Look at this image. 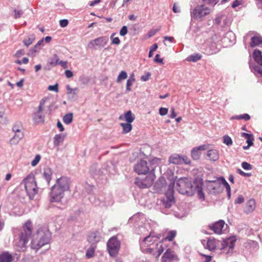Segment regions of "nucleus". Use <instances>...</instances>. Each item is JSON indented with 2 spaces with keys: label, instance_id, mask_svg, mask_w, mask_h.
I'll return each instance as SVG.
<instances>
[{
  "label": "nucleus",
  "instance_id": "obj_61",
  "mask_svg": "<svg viewBox=\"0 0 262 262\" xmlns=\"http://www.w3.org/2000/svg\"><path fill=\"white\" fill-rule=\"evenodd\" d=\"M237 172L238 173H239V174H241L242 176H243L250 177L251 175V174L250 173L244 172V171H243L240 169H237Z\"/></svg>",
  "mask_w": 262,
  "mask_h": 262
},
{
  "label": "nucleus",
  "instance_id": "obj_5",
  "mask_svg": "<svg viewBox=\"0 0 262 262\" xmlns=\"http://www.w3.org/2000/svg\"><path fill=\"white\" fill-rule=\"evenodd\" d=\"M50 235L48 232H38L36 237H34L31 243V248L35 250H39L43 246L48 244L50 241Z\"/></svg>",
  "mask_w": 262,
  "mask_h": 262
},
{
  "label": "nucleus",
  "instance_id": "obj_39",
  "mask_svg": "<svg viewBox=\"0 0 262 262\" xmlns=\"http://www.w3.org/2000/svg\"><path fill=\"white\" fill-rule=\"evenodd\" d=\"M135 79L134 78L133 76L130 77L127 80L126 84V91H130L132 90L131 88H130V86L133 85V84L135 82Z\"/></svg>",
  "mask_w": 262,
  "mask_h": 262
},
{
  "label": "nucleus",
  "instance_id": "obj_35",
  "mask_svg": "<svg viewBox=\"0 0 262 262\" xmlns=\"http://www.w3.org/2000/svg\"><path fill=\"white\" fill-rule=\"evenodd\" d=\"M73 120V114L68 113L66 114L63 117V121L67 124H70Z\"/></svg>",
  "mask_w": 262,
  "mask_h": 262
},
{
  "label": "nucleus",
  "instance_id": "obj_54",
  "mask_svg": "<svg viewBox=\"0 0 262 262\" xmlns=\"http://www.w3.org/2000/svg\"><path fill=\"white\" fill-rule=\"evenodd\" d=\"M168 113V109L165 107H161L159 109V114L161 116L166 115Z\"/></svg>",
  "mask_w": 262,
  "mask_h": 262
},
{
  "label": "nucleus",
  "instance_id": "obj_41",
  "mask_svg": "<svg viewBox=\"0 0 262 262\" xmlns=\"http://www.w3.org/2000/svg\"><path fill=\"white\" fill-rule=\"evenodd\" d=\"M127 75L126 72L124 71H122L119 74L117 77V82L118 83H119L121 80L125 79L127 78Z\"/></svg>",
  "mask_w": 262,
  "mask_h": 262
},
{
  "label": "nucleus",
  "instance_id": "obj_27",
  "mask_svg": "<svg viewBox=\"0 0 262 262\" xmlns=\"http://www.w3.org/2000/svg\"><path fill=\"white\" fill-rule=\"evenodd\" d=\"M24 133L23 131L15 133L14 136L12 138L10 141L11 143L17 144L23 138Z\"/></svg>",
  "mask_w": 262,
  "mask_h": 262
},
{
  "label": "nucleus",
  "instance_id": "obj_14",
  "mask_svg": "<svg viewBox=\"0 0 262 262\" xmlns=\"http://www.w3.org/2000/svg\"><path fill=\"white\" fill-rule=\"evenodd\" d=\"M173 260H178V257L173 251L168 249L162 256L161 262H171Z\"/></svg>",
  "mask_w": 262,
  "mask_h": 262
},
{
  "label": "nucleus",
  "instance_id": "obj_11",
  "mask_svg": "<svg viewBox=\"0 0 262 262\" xmlns=\"http://www.w3.org/2000/svg\"><path fill=\"white\" fill-rule=\"evenodd\" d=\"M169 162L174 164H189L190 159L186 156H181L178 154H173L169 158Z\"/></svg>",
  "mask_w": 262,
  "mask_h": 262
},
{
  "label": "nucleus",
  "instance_id": "obj_13",
  "mask_svg": "<svg viewBox=\"0 0 262 262\" xmlns=\"http://www.w3.org/2000/svg\"><path fill=\"white\" fill-rule=\"evenodd\" d=\"M225 226V222L223 220H220L214 224L209 225L208 227L214 233L221 234L223 233ZM226 226H227V225H226Z\"/></svg>",
  "mask_w": 262,
  "mask_h": 262
},
{
  "label": "nucleus",
  "instance_id": "obj_43",
  "mask_svg": "<svg viewBox=\"0 0 262 262\" xmlns=\"http://www.w3.org/2000/svg\"><path fill=\"white\" fill-rule=\"evenodd\" d=\"M163 242L158 243L156 245L157 249L158 252V256H159L164 251V248L163 246Z\"/></svg>",
  "mask_w": 262,
  "mask_h": 262
},
{
  "label": "nucleus",
  "instance_id": "obj_20",
  "mask_svg": "<svg viewBox=\"0 0 262 262\" xmlns=\"http://www.w3.org/2000/svg\"><path fill=\"white\" fill-rule=\"evenodd\" d=\"M207 156L212 161H217L220 157L219 151L214 149L208 150Z\"/></svg>",
  "mask_w": 262,
  "mask_h": 262
},
{
  "label": "nucleus",
  "instance_id": "obj_28",
  "mask_svg": "<svg viewBox=\"0 0 262 262\" xmlns=\"http://www.w3.org/2000/svg\"><path fill=\"white\" fill-rule=\"evenodd\" d=\"M52 172L50 168L45 169L43 176L47 181V185L49 186L52 178Z\"/></svg>",
  "mask_w": 262,
  "mask_h": 262
},
{
  "label": "nucleus",
  "instance_id": "obj_8",
  "mask_svg": "<svg viewBox=\"0 0 262 262\" xmlns=\"http://www.w3.org/2000/svg\"><path fill=\"white\" fill-rule=\"evenodd\" d=\"M156 166H149L145 160H141L134 166L135 171L139 174H146L149 170H153Z\"/></svg>",
  "mask_w": 262,
  "mask_h": 262
},
{
  "label": "nucleus",
  "instance_id": "obj_29",
  "mask_svg": "<svg viewBox=\"0 0 262 262\" xmlns=\"http://www.w3.org/2000/svg\"><path fill=\"white\" fill-rule=\"evenodd\" d=\"M262 44V38L260 36H253L251 38L250 46L251 47H254Z\"/></svg>",
  "mask_w": 262,
  "mask_h": 262
},
{
  "label": "nucleus",
  "instance_id": "obj_48",
  "mask_svg": "<svg viewBox=\"0 0 262 262\" xmlns=\"http://www.w3.org/2000/svg\"><path fill=\"white\" fill-rule=\"evenodd\" d=\"M40 156L39 155H37L35 156L34 159L31 162V165L32 166H35L38 163L40 160Z\"/></svg>",
  "mask_w": 262,
  "mask_h": 262
},
{
  "label": "nucleus",
  "instance_id": "obj_50",
  "mask_svg": "<svg viewBox=\"0 0 262 262\" xmlns=\"http://www.w3.org/2000/svg\"><path fill=\"white\" fill-rule=\"evenodd\" d=\"M128 30L126 26H124L121 29L119 34L121 36H124L127 33Z\"/></svg>",
  "mask_w": 262,
  "mask_h": 262
},
{
  "label": "nucleus",
  "instance_id": "obj_18",
  "mask_svg": "<svg viewBox=\"0 0 262 262\" xmlns=\"http://www.w3.org/2000/svg\"><path fill=\"white\" fill-rule=\"evenodd\" d=\"M196 193L198 197L201 199H205V195L203 192L202 185L201 184H198L194 183L193 188L191 190V193Z\"/></svg>",
  "mask_w": 262,
  "mask_h": 262
},
{
  "label": "nucleus",
  "instance_id": "obj_49",
  "mask_svg": "<svg viewBox=\"0 0 262 262\" xmlns=\"http://www.w3.org/2000/svg\"><path fill=\"white\" fill-rule=\"evenodd\" d=\"M7 122V120L5 113L3 112H0V122L5 124Z\"/></svg>",
  "mask_w": 262,
  "mask_h": 262
},
{
  "label": "nucleus",
  "instance_id": "obj_34",
  "mask_svg": "<svg viewBox=\"0 0 262 262\" xmlns=\"http://www.w3.org/2000/svg\"><path fill=\"white\" fill-rule=\"evenodd\" d=\"M221 182H222V184L224 185L225 187L226 188V189L227 193H228L227 194L228 197L229 199L231 197L230 186L224 178H222L221 179Z\"/></svg>",
  "mask_w": 262,
  "mask_h": 262
},
{
  "label": "nucleus",
  "instance_id": "obj_7",
  "mask_svg": "<svg viewBox=\"0 0 262 262\" xmlns=\"http://www.w3.org/2000/svg\"><path fill=\"white\" fill-rule=\"evenodd\" d=\"M107 250L110 255L112 257H116L120 249L121 243L116 236L110 238L107 242Z\"/></svg>",
  "mask_w": 262,
  "mask_h": 262
},
{
  "label": "nucleus",
  "instance_id": "obj_38",
  "mask_svg": "<svg viewBox=\"0 0 262 262\" xmlns=\"http://www.w3.org/2000/svg\"><path fill=\"white\" fill-rule=\"evenodd\" d=\"M176 235V232L175 231H170L168 232L167 236L162 240L164 242L167 240L172 241Z\"/></svg>",
  "mask_w": 262,
  "mask_h": 262
},
{
  "label": "nucleus",
  "instance_id": "obj_63",
  "mask_svg": "<svg viewBox=\"0 0 262 262\" xmlns=\"http://www.w3.org/2000/svg\"><path fill=\"white\" fill-rule=\"evenodd\" d=\"M65 75L66 76V77L68 78H71L73 76V72L69 70H66Z\"/></svg>",
  "mask_w": 262,
  "mask_h": 262
},
{
  "label": "nucleus",
  "instance_id": "obj_9",
  "mask_svg": "<svg viewBox=\"0 0 262 262\" xmlns=\"http://www.w3.org/2000/svg\"><path fill=\"white\" fill-rule=\"evenodd\" d=\"M108 38L106 36H101L91 40L88 47L92 49H99L103 48L107 44Z\"/></svg>",
  "mask_w": 262,
  "mask_h": 262
},
{
  "label": "nucleus",
  "instance_id": "obj_4",
  "mask_svg": "<svg viewBox=\"0 0 262 262\" xmlns=\"http://www.w3.org/2000/svg\"><path fill=\"white\" fill-rule=\"evenodd\" d=\"M211 11V8L205 4L198 5L191 11V17L198 21H202L206 16L210 14Z\"/></svg>",
  "mask_w": 262,
  "mask_h": 262
},
{
  "label": "nucleus",
  "instance_id": "obj_57",
  "mask_svg": "<svg viewBox=\"0 0 262 262\" xmlns=\"http://www.w3.org/2000/svg\"><path fill=\"white\" fill-rule=\"evenodd\" d=\"M14 12H15V15H14L15 18H19L23 13V12L22 10H17L16 9L14 10Z\"/></svg>",
  "mask_w": 262,
  "mask_h": 262
},
{
  "label": "nucleus",
  "instance_id": "obj_56",
  "mask_svg": "<svg viewBox=\"0 0 262 262\" xmlns=\"http://www.w3.org/2000/svg\"><path fill=\"white\" fill-rule=\"evenodd\" d=\"M244 201V197L242 195H238V196L235 200V204H241Z\"/></svg>",
  "mask_w": 262,
  "mask_h": 262
},
{
  "label": "nucleus",
  "instance_id": "obj_62",
  "mask_svg": "<svg viewBox=\"0 0 262 262\" xmlns=\"http://www.w3.org/2000/svg\"><path fill=\"white\" fill-rule=\"evenodd\" d=\"M159 57H160L159 54H157L155 57L154 61L155 62H159V63H163V59L160 58Z\"/></svg>",
  "mask_w": 262,
  "mask_h": 262
},
{
  "label": "nucleus",
  "instance_id": "obj_1",
  "mask_svg": "<svg viewBox=\"0 0 262 262\" xmlns=\"http://www.w3.org/2000/svg\"><path fill=\"white\" fill-rule=\"evenodd\" d=\"M70 179L66 177H62L57 179L56 183L52 187L50 193V201L61 202L64 196V192L70 189Z\"/></svg>",
  "mask_w": 262,
  "mask_h": 262
},
{
  "label": "nucleus",
  "instance_id": "obj_51",
  "mask_svg": "<svg viewBox=\"0 0 262 262\" xmlns=\"http://www.w3.org/2000/svg\"><path fill=\"white\" fill-rule=\"evenodd\" d=\"M255 72L260 75L262 77V65L259 64L255 66L254 68Z\"/></svg>",
  "mask_w": 262,
  "mask_h": 262
},
{
  "label": "nucleus",
  "instance_id": "obj_40",
  "mask_svg": "<svg viewBox=\"0 0 262 262\" xmlns=\"http://www.w3.org/2000/svg\"><path fill=\"white\" fill-rule=\"evenodd\" d=\"M232 119H235L237 120L243 119L245 121H247L250 119V116L247 114H244L243 115H237L234 117H233Z\"/></svg>",
  "mask_w": 262,
  "mask_h": 262
},
{
  "label": "nucleus",
  "instance_id": "obj_42",
  "mask_svg": "<svg viewBox=\"0 0 262 262\" xmlns=\"http://www.w3.org/2000/svg\"><path fill=\"white\" fill-rule=\"evenodd\" d=\"M43 41V39L39 40L37 43L35 45L33 49H31V52H36L40 50V46H41Z\"/></svg>",
  "mask_w": 262,
  "mask_h": 262
},
{
  "label": "nucleus",
  "instance_id": "obj_46",
  "mask_svg": "<svg viewBox=\"0 0 262 262\" xmlns=\"http://www.w3.org/2000/svg\"><path fill=\"white\" fill-rule=\"evenodd\" d=\"M174 187V183L171 182L170 184L169 185L168 190H167V192H166V194L173 195Z\"/></svg>",
  "mask_w": 262,
  "mask_h": 262
},
{
  "label": "nucleus",
  "instance_id": "obj_52",
  "mask_svg": "<svg viewBox=\"0 0 262 262\" xmlns=\"http://www.w3.org/2000/svg\"><path fill=\"white\" fill-rule=\"evenodd\" d=\"M242 167L245 170H250L252 169V166L246 162H244L242 164Z\"/></svg>",
  "mask_w": 262,
  "mask_h": 262
},
{
  "label": "nucleus",
  "instance_id": "obj_55",
  "mask_svg": "<svg viewBox=\"0 0 262 262\" xmlns=\"http://www.w3.org/2000/svg\"><path fill=\"white\" fill-rule=\"evenodd\" d=\"M58 85L57 83L55 84L54 85H49L48 87V90L50 91H53L56 92H57L58 91Z\"/></svg>",
  "mask_w": 262,
  "mask_h": 262
},
{
  "label": "nucleus",
  "instance_id": "obj_47",
  "mask_svg": "<svg viewBox=\"0 0 262 262\" xmlns=\"http://www.w3.org/2000/svg\"><path fill=\"white\" fill-rule=\"evenodd\" d=\"M115 35V33H113L110 38L112 40V43L114 45H119L120 43V40L119 38L117 37H114V36Z\"/></svg>",
  "mask_w": 262,
  "mask_h": 262
},
{
  "label": "nucleus",
  "instance_id": "obj_2",
  "mask_svg": "<svg viewBox=\"0 0 262 262\" xmlns=\"http://www.w3.org/2000/svg\"><path fill=\"white\" fill-rule=\"evenodd\" d=\"M32 230V224L30 221H28L23 226L20 231L18 241H16L15 245L18 250H24L28 242L31 235Z\"/></svg>",
  "mask_w": 262,
  "mask_h": 262
},
{
  "label": "nucleus",
  "instance_id": "obj_19",
  "mask_svg": "<svg viewBox=\"0 0 262 262\" xmlns=\"http://www.w3.org/2000/svg\"><path fill=\"white\" fill-rule=\"evenodd\" d=\"M159 238V236H155L152 235L151 232L148 236H147L143 238L142 242L141 243V245H142L143 244H145V245H147V246L150 245V244L154 243Z\"/></svg>",
  "mask_w": 262,
  "mask_h": 262
},
{
  "label": "nucleus",
  "instance_id": "obj_6",
  "mask_svg": "<svg viewBox=\"0 0 262 262\" xmlns=\"http://www.w3.org/2000/svg\"><path fill=\"white\" fill-rule=\"evenodd\" d=\"M193 186L194 183L192 184L191 181L186 178H181L177 182V190L183 194H190Z\"/></svg>",
  "mask_w": 262,
  "mask_h": 262
},
{
  "label": "nucleus",
  "instance_id": "obj_12",
  "mask_svg": "<svg viewBox=\"0 0 262 262\" xmlns=\"http://www.w3.org/2000/svg\"><path fill=\"white\" fill-rule=\"evenodd\" d=\"M222 178H220L219 181H209L207 185L208 190L212 193H219L222 191V188L221 186Z\"/></svg>",
  "mask_w": 262,
  "mask_h": 262
},
{
  "label": "nucleus",
  "instance_id": "obj_59",
  "mask_svg": "<svg viewBox=\"0 0 262 262\" xmlns=\"http://www.w3.org/2000/svg\"><path fill=\"white\" fill-rule=\"evenodd\" d=\"M68 20L67 19H61L59 21L60 26L61 27H66L68 25Z\"/></svg>",
  "mask_w": 262,
  "mask_h": 262
},
{
  "label": "nucleus",
  "instance_id": "obj_3",
  "mask_svg": "<svg viewBox=\"0 0 262 262\" xmlns=\"http://www.w3.org/2000/svg\"><path fill=\"white\" fill-rule=\"evenodd\" d=\"M29 199L32 200L38 192V187L33 174H29L22 182Z\"/></svg>",
  "mask_w": 262,
  "mask_h": 262
},
{
  "label": "nucleus",
  "instance_id": "obj_16",
  "mask_svg": "<svg viewBox=\"0 0 262 262\" xmlns=\"http://www.w3.org/2000/svg\"><path fill=\"white\" fill-rule=\"evenodd\" d=\"M217 241L213 237H209L207 240H203L202 241V244L204 246L205 248L210 251H212L215 249L216 247Z\"/></svg>",
  "mask_w": 262,
  "mask_h": 262
},
{
  "label": "nucleus",
  "instance_id": "obj_21",
  "mask_svg": "<svg viewBox=\"0 0 262 262\" xmlns=\"http://www.w3.org/2000/svg\"><path fill=\"white\" fill-rule=\"evenodd\" d=\"M255 208V202L253 199L249 200L246 204L245 212L248 214L252 212Z\"/></svg>",
  "mask_w": 262,
  "mask_h": 262
},
{
  "label": "nucleus",
  "instance_id": "obj_33",
  "mask_svg": "<svg viewBox=\"0 0 262 262\" xmlns=\"http://www.w3.org/2000/svg\"><path fill=\"white\" fill-rule=\"evenodd\" d=\"M35 39V37L34 35H33V34L31 35L30 36H29L27 38H25L23 40V43L26 47H28L29 46H30V45H31L33 43V42L34 41Z\"/></svg>",
  "mask_w": 262,
  "mask_h": 262
},
{
  "label": "nucleus",
  "instance_id": "obj_10",
  "mask_svg": "<svg viewBox=\"0 0 262 262\" xmlns=\"http://www.w3.org/2000/svg\"><path fill=\"white\" fill-rule=\"evenodd\" d=\"M155 176L149 174L143 178H136L135 184L141 188H148L152 185Z\"/></svg>",
  "mask_w": 262,
  "mask_h": 262
},
{
  "label": "nucleus",
  "instance_id": "obj_36",
  "mask_svg": "<svg viewBox=\"0 0 262 262\" xmlns=\"http://www.w3.org/2000/svg\"><path fill=\"white\" fill-rule=\"evenodd\" d=\"M201 58V55L199 54H194L191 55L187 58V60L189 61L196 62Z\"/></svg>",
  "mask_w": 262,
  "mask_h": 262
},
{
  "label": "nucleus",
  "instance_id": "obj_45",
  "mask_svg": "<svg viewBox=\"0 0 262 262\" xmlns=\"http://www.w3.org/2000/svg\"><path fill=\"white\" fill-rule=\"evenodd\" d=\"M47 100V98H43L40 101L39 105L38 107V110L37 112H39V113H42V112L43 111V107H44L45 103Z\"/></svg>",
  "mask_w": 262,
  "mask_h": 262
},
{
  "label": "nucleus",
  "instance_id": "obj_17",
  "mask_svg": "<svg viewBox=\"0 0 262 262\" xmlns=\"http://www.w3.org/2000/svg\"><path fill=\"white\" fill-rule=\"evenodd\" d=\"M101 239V234L98 231L91 233L88 238V242L92 245L96 246V244L100 241Z\"/></svg>",
  "mask_w": 262,
  "mask_h": 262
},
{
  "label": "nucleus",
  "instance_id": "obj_58",
  "mask_svg": "<svg viewBox=\"0 0 262 262\" xmlns=\"http://www.w3.org/2000/svg\"><path fill=\"white\" fill-rule=\"evenodd\" d=\"M25 54V51L24 50H18L14 55V56L19 58L22 55Z\"/></svg>",
  "mask_w": 262,
  "mask_h": 262
},
{
  "label": "nucleus",
  "instance_id": "obj_31",
  "mask_svg": "<svg viewBox=\"0 0 262 262\" xmlns=\"http://www.w3.org/2000/svg\"><path fill=\"white\" fill-rule=\"evenodd\" d=\"M120 125L122 127L124 134L129 133L132 129L131 123H121Z\"/></svg>",
  "mask_w": 262,
  "mask_h": 262
},
{
  "label": "nucleus",
  "instance_id": "obj_22",
  "mask_svg": "<svg viewBox=\"0 0 262 262\" xmlns=\"http://www.w3.org/2000/svg\"><path fill=\"white\" fill-rule=\"evenodd\" d=\"M174 198L172 195L166 194L165 198L162 200L163 205L165 208H169L173 203Z\"/></svg>",
  "mask_w": 262,
  "mask_h": 262
},
{
  "label": "nucleus",
  "instance_id": "obj_44",
  "mask_svg": "<svg viewBox=\"0 0 262 262\" xmlns=\"http://www.w3.org/2000/svg\"><path fill=\"white\" fill-rule=\"evenodd\" d=\"M223 140L224 143L228 146H230L232 144L233 142L231 138L227 135L224 136L223 137Z\"/></svg>",
  "mask_w": 262,
  "mask_h": 262
},
{
  "label": "nucleus",
  "instance_id": "obj_30",
  "mask_svg": "<svg viewBox=\"0 0 262 262\" xmlns=\"http://www.w3.org/2000/svg\"><path fill=\"white\" fill-rule=\"evenodd\" d=\"M59 61L57 55L54 54L52 57L50 58L48 64L51 67H55L58 64Z\"/></svg>",
  "mask_w": 262,
  "mask_h": 262
},
{
  "label": "nucleus",
  "instance_id": "obj_32",
  "mask_svg": "<svg viewBox=\"0 0 262 262\" xmlns=\"http://www.w3.org/2000/svg\"><path fill=\"white\" fill-rule=\"evenodd\" d=\"M125 120L128 123H132L135 119L134 116L132 115L130 111H127L124 115Z\"/></svg>",
  "mask_w": 262,
  "mask_h": 262
},
{
  "label": "nucleus",
  "instance_id": "obj_24",
  "mask_svg": "<svg viewBox=\"0 0 262 262\" xmlns=\"http://www.w3.org/2000/svg\"><path fill=\"white\" fill-rule=\"evenodd\" d=\"M253 56L254 60L258 64L262 65V54L260 51L256 49L254 51Z\"/></svg>",
  "mask_w": 262,
  "mask_h": 262
},
{
  "label": "nucleus",
  "instance_id": "obj_53",
  "mask_svg": "<svg viewBox=\"0 0 262 262\" xmlns=\"http://www.w3.org/2000/svg\"><path fill=\"white\" fill-rule=\"evenodd\" d=\"M12 130L14 133L22 131V126L21 125H19L18 124H15L13 126Z\"/></svg>",
  "mask_w": 262,
  "mask_h": 262
},
{
  "label": "nucleus",
  "instance_id": "obj_64",
  "mask_svg": "<svg viewBox=\"0 0 262 262\" xmlns=\"http://www.w3.org/2000/svg\"><path fill=\"white\" fill-rule=\"evenodd\" d=\"M247 140V143L249 145V146H252L253 144V140L254 138L253 136H251V138H248Z\"/></svg>",
  "mask_w": 262,
  "mask_h": 262
},
{
  "label": "nucleus",
  "instance_id": "obj_15",
  "mask_svg": "<svg viewBox=\"0 0 262 262\" xmlns=\"http://www.w3.org/2000/svg\"><path fill=\"white\" fill-rule=\"evenodd\" d=\"M208 148V146L207 145H202L198 147L193 148L191 150V156L192 158L194 160H198L200 158V155L201 154V151L202 150H205L207 149Z\"/></svg>",
  "mask_w": 262,
  "mask_h": 262
},
{
  "label": "nucleus",
  "instance_id": "obj_23",
  "mask_svg": "<svg viewBox=\"0 0 262 262\" xmlns=\"http://www.w3.org/2000/svg\"><path fill=\"white\" fill-rule=\"evenodd\" d=\"M33 120L36 123H43L45 120V117L42 115V113L36 112L33 115Z\"/></svg>",
  "mask_w": 262,
  "mask_h": 262
},
{
  "label": "nucleus",
  "instance_id": "obj_60",
  "mask_svg": "<svg viewBox=\"0 0 262 262\" xmlns=\"http://www.w3.org/2000/svg\"><path fill=\"white\" fill-rule=\"evenodd\" d=\"M150 75H151L149 73H148V72L146 73H145V75H142L141 76V79L143 81H146L149 79V77L150 76Z\"/></svg>",
  "mask_w": 262,
  "mask_h": 262
},
{
  "label": "nucleus",
  "instance_id": "obj_37",
  "mask_svg": "<svg viewBox=\"0 0 262 262\" xmlns=\"http://www.w3.org/2000/svg\"><path fill=\"white\" fill-rule=\"evenodd\" d=\"M95 248L96 246L91 245V247L88 248L86 252V256L88 258H91L94 256Z\"/></svg>",
  "mask_w": 262,
  "mask_h": 262
},
{
  "label": "nucleus",
  "instance_id": "obj_25",
  "mask_svg": "<svg viewBox=\"0 0 262 262\" xmlns=\"http://www.w3.org/2000/svg\"><path fill=\"white\" fill-rule=\"evenodd\" d=\"M65 138L63 134H57L53 138V143L55 146L58 147L60 143H62Z\"/></svg>",
  "mask_w": 262,
  "mask_h": 262
},
{
  "label": "nucleus",
  "instance_id": "obj_26",
  "mask_svg": "<svg viewBox=\"0 0 262 262\" xmlns=\"http://www.w3.org/2000/svg\"><path fill=\"white\" fill-rule=\"evenodd\" d=\"M12 256L7 252H3L0 254V262H11Z\"/></svg>",
  "mask_w": 262,
  "mask_h": 262
}]
</instances>
